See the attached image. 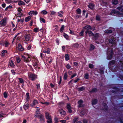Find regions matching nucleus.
Instances as JSON below:
<instances>
[{
    "mask_svg": "<svg viewBox=\"0 0 123 123\" xmlns=\"http://www.w3.org/2000/svg\"><path fill=\"white\" fill-rule=\"evenodd\" d=\"M113 52V49L111 48H109L108 50L107 54V59L110 60L112 57Z\"/></svg>",
    "mask_w": 123,
    "mask_h": 123,
    "instance_id": "nucleus-1",
    "label": "nucleus"
},
{
    "mask_svg": "<svg viewBox=\"0 0 123 123\" xmlns=\"http://www.w3.org/2000/svg\"><path fill=\"white\" fill-rule=\"evenodd\" d=\"M32 62L33 66L36 70H38L39 68V64H38V61L37 59H35Z\"/></svg>",
    "mask_w": 123,
    "mask_h": 123,
    "instance_id": "nucleus-2",
    "label": "nucleus"
},
{
    "mask_svg": "<svg viewBox=\"0 0 123 123\" xmlns=\"http://www.w3.org/2000/svg\"><path fill=\"white\" fill-rule=\"evenodd\" d=\"M106 41H108L109 42V45L111 46L112 47H115L116 44L114 38H113L112 39H107Z\"/></svg>",
    "mask_w": 123,
    "mask_h": 123,
    "instance_id": "nucleus-3",
    "label": "nucleus"
},
{
    "mask_svg": "<svg viewBox=\"0 0 123 123\" xmlns=\"http://www.w3.org/2000/svg\"><path fill=\"white\" fill-rule=\"evenodd\" d=\"M21 57L25 62H29L31 60L30 58V56H29V55H22Z\"/></svg>",
    "mask_w": 123,
    "mask_h": 123,
    "instance_id": "nucleus-4",
    "label": "nucleus"
},
{
    "mask_svg": "<svg viewBox=\"0 0 123 123\" xmlns=\"http://www.w3.org/2000/svg\"><path fill=\"white\" fill-rule=\"evenodd\" d=\"M32 37L30 34H26L25 36V40L27 42H30L32 40Z\"/></svg>",
    "mask_w": 123,
    "mask_h": 123,
    "instance_id": "nucleus-5",
    "label": "nucleus"
},
{
    "mask_svg": "<svg viewBox=\"0 0 123 123\" xmlns=\"http://www.w3.org/2000/svg\"><path fill=\"white\" fill-rule=\"evenodd\" d=\"M67 108L68 110V112L70 113H72L73 111H74L75 110L74 108L71 107L70 105L69 104H67Z\"/></svg>",
    "mask_w": 123,
    "mask_h": 123,
    "instance_id": "nucleus-6",
    "label": "nucleus"
},
{
    "mask_svg": "<svg viewBox=\"0 0 123 123\" xmlns=\"http://www.w3.org/2000/svg\"><path fill=\"white\" fill-rule=\"evenodd\" d=\"M28 75L29 78L32 80H33L35 79L36 78L37 76L36 75L31 73L28 74Z\"/></svg>",
    "mask_w": 123,
    "mask_h": 123,
    "instance_id": "nucleus-7",
    "label": "nucleus"
},
{
    "mask_svg": "<svg viewBox=\"0 0 123 123\" xmlns=\"http://www.w3.org/2000/svg\"><path fill=\"white\" fill-rule=\"evenodd\" d=\"M7 19L4 18L0 21V26H5L6 24Z\"/></svg>",
    "mask_w": 123,
    "mask_h": 123,
    "instance_id": "nucleus-8",
    "label": "nucleus"
},
{
    "mask_svg": "<svg viewBox=\"0 0 123 123\" xmlns=\"http://www.w3.org/2000/svg\"><path fill=\"white\" fill-rule=\"evenodd\" d=\"M87 112V110L83 109L81 110L80 112V115L81 117L86 116Z\"/></svg>",
    "mask_w": 123,
    "mask_h": 123,
    "instance_id": "nucleus-9",
    "label": "nucleus"
},
{
    "mask_svg": "<svg viewBox=\"0 0 123 123\" xmlns=\"http://www.w3.org/2000/svg\"><path fill=\"white\" fill-rule=\"evenodd\" d=\"M21 38V37L20 36H19L18 34L16 35L13 39V42L14 41H15L16 43H18L19 42L18 41H19Z\"/></svg>",
    "mask_w": 123,
    "mask_h": 123,
    "instance_id": "nucleus-10",
    "label": "nucleus"
},
{
    "mask_svg": "<svg viewBox=\"0 0 123 123\" xmlns=\"http://www.w3.org/2000/svg\"><path fill=\"white\" fill-rule=\"evenodd\" d=\"M45 58L47 63H51L53 60V59L52 57H47Z\"/></svg>",
    "mask_w": 123,
    "mask_h": 123,
    "instance_id": "nucleus-11",
    "label": "nucleus"
},
{
    "mask_svg": "<svg viewBox=\"0 0 123 123\" xmlns=\"http://www.w3.org/2000/svg\"><path fill=\"white\" fill-rule=\"evenodd\" d=\"M113 13H114L115 14L117 13L118 15H121L123 14V13H121V12H119L115 10H113L111 13V15H113Z\"/></svg>",
    "mask_w": 123,
    "mask_h": 123,
    "instance_id": "nucleus-12",
    "label": "nucleus"
},
{
    "mask_svg": "<svg viewBox=\"0 0 123 123\" xmlns=\"http://www.w3.org/2000/svg\"><path fill=\"white\" fill-rule=\"evenodd\" d=\"M86 35L87 36L88 34L89 36H93V34L91 31H86L85 32Z\"/></svg>",
    "mask_w": 123,
    "mask_h": 123,
    "instance_id": "nucleus-13",
    "label": "nucleus"
},
{
    "mask_svg": "<svg viewBox=\"0 0 123 123\" xmlns=\"http://www.w3.org/2000/svg\"><path fill=\"white\" fill-rule=\"evenodd\" d=\"M7 52V51L5 50H3L0 54L1 56L2 57H4Z\"/></svg>",
    "mask_w": 123,
    "mask_h": 123,
    "instance_id": "nucleus-14",
    "label": "nucleus"
},
{
    "mask_svg": "<svg viewBox=\"0 0 123 123\" xmlns=\"http://www.w3.org/2000/svg\"><path fill=\"white\" fill-rule=\"evenodd\" d=\"M38 102L36 99L34 100L32 104H31V105L32 106H34L35 105H37L38 104Z\"/></svg>",
    "mask_w": 123,
    "mask_h": 123,
    "instance_id": "nucleus-15",
    "label": "nucleus"
},
{
    "mask_svg": "<svg viewBox=\"0 0 123 123\" xmlns=\"http://www.w3.org/2000/svg\"><path fill=\"white\" fill-rule=\"evenodd\" d=\"M84 28L86 30V31H89L91 30L92 29V28L91 26L89 25L85 26L84 27Z\"/></svg>",
    "mask_w": 123,
    "mask_h": 123,
    "instance_id": "nucleus-16",
    "label": "nucleus"
},
{
    "mask_svg": "<svg viewBox=\"0 0 123 123\" xmlns=\"http://www.w3.org/2000/svg\"><path fill=\"white\" fill-rule=\"evenodd\" d=\"M17 49L20 51H22L23 50L24 48H22L21 45L19 44L17 48Z\"/></svg>",
    "mask_w": 123,
    "mask_h": 123,
    "instance_id": "nucleus-17",
    "label": "nucleus"
},
{
    "mask_svg": "<svg viewBox=\"0 0 123 123\" xmlns=\"http://www.w3.org/2000/svg\"><path fill=\"white\" fill-rule=\"evenodd\" d=\"M59 112L62 115H64L66 114L65 111L62 109H60L59 110Z\"/></svg>",
    "mask_w": 123,
    "mask_h": 123,
    "instance_id": "nucleus-18",
    "label": "nucleus"
},
{
    "mask_svg": "<svg viewBox=\"0 0 123 123\" xmlns=\"http://www.w3.org/2000/svg\"><path fill=\"white\" fill-rule=\"evenodd\" d=\"M40 109L39 108H37V109L36 111V114L35 115V116L36 117H38V114L39 113Z\"/></svg>",
    "mask_w": 123,
    "mask_h": 123,
    "instance_id": "nucleus-19",
    "label": "nucleus"
},
{
    "mask_svg": "<svg viewBox=\"0 0 123 123\" xmlns=\"http://www.w3.org/2000/svg\"><path fill=\"white\" fill-rule=\"evenodd\" d=\"M37 14V12L36 11H31L29 13V14L31 15L32 14L36 15Z\"/></svg>",
    "mask_w": 123,
    "mask_h": 123,
    "instance_id": "nucleus-20",
    "label": "nucleus"
},
{
    "mask_svg": "<svg viewBox=\"0 0 123 123\" xmlns=\"http://www.w3.org/2000/svg\"><path fill=\"white\" fill-rule=\"evenodd\" d=\"M43 52L44 53H46L48 54H49L50 52V50L49 49H47L43 50Z\"/></svg>",
    "mask_w": 123,
    "mask_h": 123,
    "instance_id": "nucleus-21",
    "label": "nucleus"
},
{
    "mask_svg": "<svg viewBox=\"0 0 123 123\" xmlns=\"http://www.w3.org/2000/svg\"><path fill=\"white\" fill-rule=\"evenodd\" d=\"M111 2L114 5H117L118 3V1L117 0H112Z\"/></svg>",
    "mask_w": 123,
    "mask_h": 123,
    "instance_id": "nucleus-22",
    "label": "nucleus"
},
{
    "mask_svg": "<svg viewBox=\"0 0 123 123\" xmlns=\"http://www.w3.org/2000/svg\"><path fill=\"white\" fill-rule=\"evenodd\" d=\"M9 65L11 67H13L14 66V64L13 63V62L12 61H10L9 62Z\"/></svg>",
    "mask_w": 123,
    "mask_h": 123,
    "instance_id": "nucleus-23",
    "label": "nucleus"
},
{
    "mask_svg": "<svg viewBox=\"0 0 123 123\" xmlns=\"http://www.w3.org/2000/svg\"><path fill=\"white\" fill-rule=\"evenodd\" d=\"M45 116L46 119L51 117V116L49 115V113L48 112H46Z\"/></svg>",
    "mask_w": 123,
    "mask_h": 123,
    "instance_id": "nucleus-24",
    "label": "nucleus"
},
{
    "mask_svg": "<svg viewBox=\"0 0 123 123\" xmlns=\"http://www.w3.org/2000/svg\"><path fill=\"white\" fill-rule=\"evenodd\" d=\"M83 123H90V122L89 120H86L85 119H83Z\"/></svg>",
    "mask_w": 123,
    "mask_h": 123,
    "instance_id": "nucleus-25",
    "label": "nucleus"
},
{
    "mask_svg": "<svg viewBox=\"0 0 123 123\" xmlns=\"http://www.w3.org/2000/svg\"><path fill=\"white\" fill-rule=\"evenodd\" d=\"M29 105L28 104H26L24 105V108L25 110H26L28 109Z\"/></svg>",
    "mask_w": 123,
    "mask_h": 123,
    "instance_id": "nucleus-26",
    "label": "nucleus"
},
{
    "mask_svg": "<svg viewBox=\"0 0 123 123\" xmlns=\"http://www.w3.org/2000/svg\"><path fill=\"white\" fill-rule=\"evenodd\" d=\"M63 13V11H61L58 13V16L60 17H62L63 16L62 14Z\"/></svg>",
    "mask_w": 123,
    "mask_h": 123,
    "instance_id": "nucleus-27",
    "label": "nucleus"
},
{
    "mask_svg": "<svg viewBox=\"0 0 123 123\" xmlns=\"http://www.w3.org/2000/svg\"><path fill=\"white\" fill-rule=\"evenodd\" d=\"M26 99L27 101L29 100V94L28 93H27L26 94Z\"/></svg>",
    "mask_w": 123,
    "mask_h": 123,
    "instance_id": "nucleus-28",
    "label": "nucleus"
},
{
    "mask_svg": "<svg viewBox=\"0 0 123 123\" xmlns=\"http://www.w3.org/2000/svg\"><path fill=\"white\" fill-rule=\"evenodd\" d=\"M78 103L79 107L82 106V104L83 103V101L82 100H80L78 101Z\"/></svg>",
    "mask_w": 123,
    "mask_h": 123,
    "instance_id": "nucleus-29",
    "label": "nucleus"
},
{
    "mask_svg": "<svg viewBox=\"0 0 123 123\" xmlns=\"http://www.w3.org/2000/svg\"><path fill=\"white\" fill-rule=\"evenodd\" d=\"M31 18V17L30 16H28L25 19V21L26 22H28L30 20Z\"/></svg>",
    "mask_w": 123,
    "mask_h": 123,
    "instance_id": "nucleus-30",
    "label": "nucleus"
},
{
    "mask_svg": "<svg viewBox=\"0 0 123 123\" xmlns=\"http://www.w3.org/2000/svg\"><path fill=\"white\" fill-rule=\"evenodd\" d=\"M88 6L90 8L93 9L94 6V5L92 3H90L88 5Z\"/></svg>",
    "mask_w": 123,
    "mask_h": 123,
    "instance_id": "nucleus-31",
    "label": "nucleus"
},
{
    "mask_svg": "<svg viewBox=\"0 0 123 123\" xmlns=\"http://www.w3.org/2000/svg\"><path fill=\"white\" fill-rule=\"evenodd\" d=\"M97 103V100L96 99H95L93 100L92 102V105L96 104Z\"/></svg>",
    "mask_w": 123,
    "mask_h": 123,
    "instance_id": "nucleus-32",
    "label": "nucleus"
},
{
    "mask_svg": "<svg viewBox=\"0 0 123 123\" xmlns=\"http://www.w3.org/2000/svg\"><path fill=\"white\" fill-rule=\"evenodd\" d=\"M47 122L48 123H51L52 122V119L51 117L49 118H47Z\"/></svg>",
    "mask_w": 123,
    "mask_h": 123,
    "instance_id": "nucleus-33",
    "label": "nucleus"
},
{
    "mask_svg": "<svg viewBox=\"0 0 123 123\" xmlns=\"http://www.w3.org/2000/svg\"><path fill=\"white\" fill-rule=\"evenodd\" d=\"M105 32L106 33L110 34L112 32V31L111 30H109L105 31Z\"/></svg>",
    "mask_w": 123,
    "mask_h": 123,
    "instance_id": "nucleus-34",
    "label": "nucleus"
},
{
    "mask_svg": "<svg viewBox=\"0 0 123 123\" xmlns=\"http://www.w3.org/2000/svg\"><path fill=\"white\" fill-rule=\"evenodd\" d=\"M97 91V89L96 88H94L93 89L92 91H90V92H95Z\"/></svg>",
    "mask_w": 123,
    "mask_h": 123,
    "instance_id": "nucleus-35",
    "label": "nucleus"
},
{
    "mask_svg": "<svg viewBox=\"0 0 123 123\" xmlns=\"http://www.w3.org/2000/svg\"><path fill=\"white\" fill-rule=\"evenodd\" d=\"M40 120L42 122H43L44 121V118L43 117L42 115H41Z\"/></svg>",
    "mask_w": 123,
    "mask_h": 123,
    "instance_id": "nucleus-36",
    "label": "nucleus"
},
{
    "mask_svg": "<svg viewBox=\"0 0 123 123\" xmlns=\"http://www.w3.org/2000/svg\"><path fill=\"white\" fill-rule=\"evenodd\" d=\"M78 90L79 91H81L83 90L84 89V88L83 87H81L78 88Z\"/></svg>",
    "mask_w": 123,
    "mask_h": 123,
    "instance_id": "nucleus-37",
    "label": "nucleus"
},
{
    "mask_svg": "<svg viewBox=\"0 0 123 123\" xmlns=\"http://www.w3.org/2000/svg\"><path fill=\"white\" fill-rule=\"evenodd\" d=\"M41 13L42 14L45 15L47 14L48 12L45 10H44L42 11Z\"/></svg>",
    "mask_w": 123,
    "mask_h": 123,
    "instance_id": "nucleus-38",
    "label": "nucleus"
},
{
    "mask_svg": "<svg viewBox=\"0 0 123 123\" xmlns=\"http://www.w3.org/2000/svg\"><path fill=\"white\" fill-rule=\"evenodd\" d=\"M67 76L68 75L67 73H65L64 75V80H66L67 79Z\"/></svg>",
    "mask_w": 123,
    "mask_h": 123,
    "instance_id": "nucleus-39",
    "label": "nucleus"
},
{
    "mask_svg": "<svg viewBox=\"0 0 123 123\" xmlns=\"http://www.w3.org/2000/svg\"><path fill=\"white\" fill-rule=\"evenodd\" d=\"M64 25H62V27H61L60 29V31L61 32H62L64 28Z\"/></svg>",
    "mask_w": 123,
    "mask_h": 123,
    "instance_id": "nucleus-40",
    "label": "nucleus"
},
{
    "mask_svg": "<svg viewBox=\"0 0 123 123\" xmlns=\"http://www.w3.org/2000/svg\"><path fill=\"white\" fill-rule=\"evenodd\" d=\"M76 12L77 14H80L81 13V11L78 8L76 10Z\"/></svg>",
    "mask_w": 123,
    "mask_h": 123,
    "instance_id": "nucleus-41",
    "label": "nucleus"
},
{
    "mask_svg": "<svg viewBox=\"0 0 123 123\" xmlns=\"http://www.w3.org/2000/svg\"><path fill=\"white\" fill-rule=\"evenodd\" d=\"M103 106L104 108V109L106 110L107 109V106L106 104L104 103L103 105Z\"/></svg>",
    "mask_w": 123,
    "mask_h": 123,
    "instance_id": "nucleus-42",
    "label": "nucleus"
},
{
    "mask_svg": "<svg viewBox=\"0 0 123 123\" xmlns=\"http://www.w3.org/2000/svg\"><path fill=\"white\" fill-rule=\"evenodd\" d=\"M24 2L22 1H19L18 3V4L19 5H23L24 4Z\"/></svg>",
    "mask_w": 123,
    "mask_h": 123,
    "instance_id": "nucleus-43",
    "label": "nucleus"
},
{
    "mask_svg": "<svg viewBox=\"0 0 123 123\" xmlns=\"http://www.w3.org/2000/svg\"><path fill=\"white\" fill-rule=\"evenodd\" d=\"M121 12H123V8L121 7H118L117 8Z\"/></svg>",
    "mask_w": 123,
    "mask_h": 123,
    "instance_id": "nucleus-44",
    "label": "nucleus"
},
{
    "mask_svg": "<svg viewBox=\"0 0 123 123\" xmlns=\"http://www.w3.org/2000/svg\"><path fill=\"white\" fill-rule=\"evenodd\" d=\"M94 48L95 47L92 44L91 45L90 49L91 50H93L94 49Z\"/></svg>",
    "mask_w": 123,
    "mask_h": 123,
    "instance_id": "nucleus-45",
    "label": "nucleus"
},
{
    "mask_svg": "<svg viewBox=\"0 0 123 123\" xmlns=\"http://www.w3.org/2000/svg\"><path fill=\"white\" fill-rule=\"evenodd\" d=\"M19 81L21 83H24V81L23 79L21 78H19Z\"/></svg>",
    "mask_w": 123,
    "mask_h": 123,
    "instance_id": "nucleus-46",
    "label": "nucleus"
},
{
    "mask_svg": "<svg viewBox=\"0 0 123 123\" xmlns=\"http://www.w3.org/2000/svg\"><path fill=\"white\" fill-rule=\"evenodd\" d=\"M51 12V15H54L56 14V12L54 11H51L50 12Z\"/></svg>",
    "mask_w": 123,
    "mask_h": 123,
    "instance_id": "nucleus-47",
    "label": "nucleus"
},
{
    "mask_svg": "<svg viewBox=\"0 0 123 123\" xmlns=\"http://www.w3.org/2000/svg\"><path fill=\"white\" fill-rule=\"evenodd\" d=\"M40 20L41 21H42L43 23H45V19L44 18H40Z\"/></svg>",
    "mask_w": 123,
    "mask_h": 123,
    "instance_id": "nucleus-48",
    "label": "nucleus"
},
{
    "mask_svg": "<svg viewBox=\"0 0 123 123\" xmlns=\"http://www.w3.org/2000/svg\"><path fill=\"white\" fill-rule=\"evenodd\" d=\"M89 67L91 68H92L94 67V66L93 64H90L89 65Z\"/></svg>",
    "mask_w": 123,
    "mask_h": 123,
    "instance_id": "nucleus-49",
    "label": "nucleus"
},
{
    "mask_svg": "<svg viewBox=\"0 0 123 123\" xmlns=\"http://www.w3.org/2000/svg\"><path fill=\"white\" fill-rule=\"evenodd\" d=\"M16 60L18 63H19L21 61L20 58L18 57H16Z\"/></svg>",
    "mask_w": 123,
    "mask_h": 123,
    "instance_id": "nucleus-50",
    "label": "nucleus"
},
{
    "mask_svg": "<svg viewBox=\"0 0 123 123\" xmlns=\"http://www.w3.org/2000/svg\"><path fill=\"white\" fill-rule=\"evenodd\" d=\"M78 120L77 117H76L74 118L73 120V123H75Z\"/></svg>",
    "mask_w": 123,
    "mask_h": 123,
    "instance_id": "nucleus-51",
    "label": "nucleus"
},
{
    "mask_svg": "<svg viewBox=\"0 0 123 123\" xmlns=\"http://www.w3.org/2000/svg\"><path fill=\"white\" fill-rule=\"evenodd\" d=\"M65 57L66 60L67 61L69 60V57L68 55H66Z\"/></svg>",
    "mask_w": 123,
    "mask_h": 123,
    "instance_id": "nucleus-52",
    "label": "nucleus"
},
{
    "mask_svg": "<svg viewBox=\"0 0 123 123\" xmlns=\"http://www.w3.org/2000/svg\"><path fill=\"white\" fill-rule=\"evenodd\" d=\"M115 61H112L111 62H110V63L109 65H112L113 64H114L115 63Z\"/></svg>",
    "mask_w": 123,
    "mask_h": 123,
    "instance_id": "nucleus-53",
    "label": "nucleus"
},
{
    "mask_svg": "<svg viewBox=\"0 0 123 123\" xmlns=\"http://www.w3.org/2000/svg\"><path fill=\"white\" fill-rule=\"evenodd\" d=\"M63 36L64 37H65L66 39H67L68 38V36L67 35L65 34H64Z\"/></svg>",
    "mask_w": 123,
    "mask_h": 123,
    "instance_id": "nucleus-54",
    "label": "nucleus"
},
{
    "mask_svg": "<svg viewBox=\"0 0 123 123\" xmlns=\"http://www.w3.org/2000/svg\"><path fill=\"white\" fill-rule=\"evenodd\" d=\"M88 74H85L84 78L86 79H88Z\"/></svg>",
    "mask_w": 123,
    "mask_h": 123,
    "instance_id": "nucleus-55",
    "label": "nucleus"
},
{
    "mask_svg": "<svg viewBox=\"0 0 123 123\" xmlns=\"http://www.w3.org/2000/svg\"><path fill=\"white\" fill-rule=\"evenodd\" d=\"M4 97L6 98L7 97V93L6 92H4Z\"/></svg>",
    "mask_w": 123,
    "mask_h": 123,
    "instance_id": "nucleus-56",
    "label": "nucleus"
},
{
    "mask_svg": "<svg viewBox=\"0 0 123 123\" xmlns=\"http://www.w3.org/2000/svg\"><path fill=\"white\" fill-rule=\"evenodd\" d=\"M40 55L41 57L42 58H45V56L42 53H41L40 54Z\"/></svg>",
    "mask_w": 123,
    "mask_h": 123,
    "instance_id": "nucleus-57",
    "label": "nucleus"
},
{
    "mask_svg": "<svg viewBox=\"0 0 123 123\" xmlns=\"http://www.w3.org/2000/svg\"><path fill=\"white\" fill-rule=\"evenodd\" d=\"M60 122L62 123H66V121L65 120H61Z\"/></svg>",
    "mask_w": 123,
    "mask_h": 123,
    "instance_id": "nucleus-58",
    "label": "nucleus"
},
{
    "mask_svg": "<svg viewBox=\"0 0 123 123\" xmlns=\"http://www.w3.org/2000/svg\"><path fill=\"white\" fill-rule=\"evenodd\" d=\"M69 32L71 34H74V31H71L70 30H69Z\"/></svg>",
    "mask_w": 123,
    "mask_h": 123,
    "instance_id": "nucleus-59",
    "label": "nucleus"
},
{
    "mask_svg": "<svg viewBox=\"0 0 123 123\" xmlns=\"http://www.w3.org/2000/svg\"><path fill=\"white\" fill-rule=\"evenodd\" d=\"M38 30L39 29L37 28H35L34 29V31L36 32H37L38 31Z\"/></svg>",
    "mask_w": 123,
    "mask_h": 123,
    "instance_id": "nucleus-60",
    "label": "nucleus"
},
{
    "mask_svg": "<svg viewBox=\"0 0 123 123\" xmlns=\"http://www.w3.org/2000/svg\"><path fill=\"white\" fill-rule=\"evenodd\" d=\"M77 75V74L76 73H75L73 75H72L71 77V78L72 79L75 76Z\"/></svg>",
    "mask_w": 123,
    "mask_h": 123,
    "instance_id": "nucleus-61",
    "label": "nucleus"
},
{
    "mask_svg": "<svg viewBox=\"0 0 123 123\" xmlns=\"http://www.w3.org/2000/svg\"><path fill=\"white\" fill-rule=\"evenodd\" d=\"M71 66H70L68 64H67L66 66V67L68 69H69L71 68Z\"/></svg>",
    "mask_w": 123,
    "mask_h": 123,
    "instance_id": "nucleus-62",
    "label": "nucleus"
},
{
    "mask_svg": "<svg viewBox=\"0 0 123 123\" xmlns=\"http://www.w3.org/2000/svg\"><path fill=\"white\" fill-rule=\"evenodd\" d=\"M100 19V17L99 16L97 15L96 17V19L97 20H99Z\"/></svg>",
    "mask_w": 123,
    "mask_h": 123,
    "instance_id": "nucleus-63",
    "label": "nucleus"
},
{
    "mask_svg": "<svg viewBox=\"0 0 123 123\" xmlns=\"http://www.w3.org/2000/svg\"><path fill=\"white\" fill-rule=\"evenodd\" d=\"M5 46L6 47H8V42L7 41H6L5 43Z\"/></svg>",
    "mask_w": 123,
    "mask_h": 123,
    "instance_id": "nucleus-64",
    "label": "nucleus"
}]
</instances>
